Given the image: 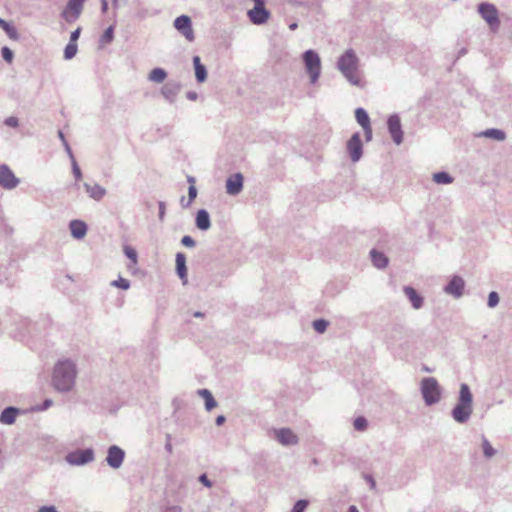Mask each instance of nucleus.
<instances>
[{"label": "nucleus", "instance_id": "de8ad7c7", "mask_svg": "<svg viewBox=\"0 0 512 512\" xmlns=\"http://www.w3.org/2000/svg\"><path fill=\"white\" fill-rule=\"evenodd\" d=\"M158 206H159L158 217H159L160 221H163L164 218H165V213H166V205H165V203L163 201H160L158 203Z\"/></svg>", "mask_w": 512, "mask_h": 512}, {"label": "nucleus", "instance_id": "4c0bfd02", "mask_svg": "<svg viewBox=\"0 0 512 512\" xmlns=\"http://www.w3.org/2000/svg\"><path fill=\"white\" fill-rule=\"evenodd\" d=\"M114 38V28L109 26L101 36V43H110Z\"/></svg>", "mask_w": 512, "mask_h": 512}, {"label": "nucleus", "instance_id": "aec40b11", "mask_svg": "<svg viewBox=\"0 0 512 512\" xmlns=\"http://www.w3.org/2000/svg\"><path fill=\"white\" fill-rule=\"evenodd\" d=\"M403 292L414 309L418 310L423 306V297L413 287L404 286Z\"/></svg>", "mask_w": 512, "mask_h": 512}, {"label": "nucleus", "instance_id": "393cba45", "mask_svg": "<svg viewBox=\"0 0 512 512\" xmlns=\"http://www.w3.org/2000/svg\"><path fill=\"white\" fill-rule=\"evenodd\" d=\"M19 410L15 407H6L0 414V422L3 424H13Z\"/></svg>", "mask_w": 512, "mask_h": 512}, {"label": "nucleus", "instance_id": "9b49d317", "mask_svg": "<svg viewBox=\"0 0 512 512\" xmlns=\"http://www.w3.org/2000/svg\"><path fill=\"white\" fill-rule=\"evenodd\" d=\"M174 27L190 42L194 40L192 22L189 16L181 15L174 21Z\"/></svg>", "mask_w": 512, "mask_h": 512}, {"label": "nucleus", "instance_id": "ddd939ff", "mask_svg": "<svg viewBox=\"0 0 512 512\" xmlns=\"http://www.w3.org/2000/svg\"><path fill=\"white\" fill-rule=\"evenodd\" d=\"M124 458L125 452L119 446L112 445L108 448L106 462L111 468H120L123 464Z\"/></svg>", "mask_w": 512, "mask_h": 512}, {"label": "nucleus", "instance_id": "338daca9", "mask_svg": "<svg viewBox=\"0 0 512 512\" xmlns=\"http://www.w3.org/2000/svg\"><path fill=\"white\" fill-rule=\"evenodd\" d=\"M467 53V50L465 48H462L460 51H459V56H462V55H465Z\"/></svg>", "mask_w": 512, "mask_h": 512}, {"label": "nucleus", "instance_id": "473e14b6", "mask_svg": "<svg viewBox=\"0 0 512 512\" xmlns=\"http://www.w3.org/2000/svg\"><path fill=\"white\" fill-rule=\"evenodd\" d=\"M312 326L316 332L322 334L327 330V328L329 326V322L322 318L316 319L313 321Z\"/></svg>", "mask_w": 512, "mask_h": 512}, {"label": "nucleus", "instance_id": "58836bf2", "mask_svg": "<svg viewBox=\"0 0 512 512\" xmlns=\"http://www.w3.org/2000/svg\"><path fill=\"white\" fill-rule=\"evenodd\" d=\"M500 297L496 291H492L488 295L487 305L489 308H494L499 304Z\"/></svg>", "mask_w": 512, "mask_h": 512}, {"label": "nucleus", "instance_id": "c9c22d12", "mask_svg": "<svg viewBox=\"0 0 512 512\" xmlns=\"http://www.w3.org/2000/svg\"><path fill=\"white\" fill-rule=\"evenodd\" d=\"M354 428L357 431H365L368 427V421L365 417L359 416L354 420Z\"/></svg>", "mask_w": 512, "mask_h": 512}, {"label": "nucleus", "instance_id": "a878e982", "mask_svg": "<svg viewBox=\"0 0 512 512\" xmlns=\"http://www.w3.org/2000/svg\"><path fill=\"white\" fill-rule=\"evenodd\" d=\"M372 263L375 267L382 269L388 265V258L382 252H379L375 249L370 251Z\"/></svg>", "mask_w": 512, "mask_h": 512}, {"label": "nucleus", "instance_id": "423d86ee", "mask_svg": "<svg viewBox=\"0 0 512 512\" xmlns=\"http://www.w3.org/2000/svg\"><path fill=\"white\" fill-rule=\"evenodd\" d=\"M478 13L483 20L487 22L492 31L498 30L500 26V19L498 10L494 4L483 2L478 5Z\"/></svg>", "mask_w": 512, "mask_h": 512}, {"label": "nucleus", "instance_id": "3c124183", "mask_svg": "<svg viewBox=\"0 0 512 512\" xmlns=\"http://www.w3.org/2000/svg\"><path fill=\"white\" fill-rule=\"evenodd\" d=\"M165 449L168 453H172V443H171V435L166 434V443H165Z\"/></svg>", "mask_w": 512, "mask_h": 512}, {"label": "nucleus", "instance_id": "2f4dec72", "mask_svg": "<svg viewBox=\"0 0 512 512\" xmlns=\"http://www.w3.org/2000/svg\"><path fill=\"white\" fill-rule=\"evenodd\" d=\"M433 180L437 184H451L454 179L449 173L441 171L433 174Z\"/></svg>", "mask_w": 512, "mask_h": 512}, {"label": "nucleus", "instance_id": "603ef678", "mask_svg": "<svg viewBox=\"0 0 512 512\" xmlns=\"http://www.w3.org/2000/svg\"><path fill=\"white\" fill-rule=\"evenodd\" d=\"M64 148H65V151L67 152L69 158L71 159V162L73 163V159H75L74 155H73V152L71 150V147L69 146L68 142L67 141H64Z\"/></svg>", "mask_w": 512, "mask_h": 512}, {"label": "nucleus", "instance_id": "774afa93", "mask_svg": "<svg viewBox=\"0 0 512 512\" xmlns=\"http://www.w3.org/2000/svg\"><path fill=\"white\" fill-rule=\"evenodd\" d=\"M188 182L190 183V185H191V184H193V185H194L195 180H194V178H193V177L189 176V177H188Z\"/></svg>", "mask_w": 512, "mask_h": 512}, {"label": "nucleus", "instance_id": "c756f323", "mask_svg": "<svg viewBox=\"0 0 512 512\" xmlns=\"http://www.w3.org/2000/svg\"><path fill=\"white\" fill-rule=\"evenodd\" d=\"M355 118H356V121L358 122V124L362 128H366V127H369L371 125L368 113L363 108H357L355 110Z\"/></svg>", "mask_w": 512, "mask_h": 512}, {"label": "nucleus", "instance_id": "09e8293b", "mask_svg": "<svg viewBox=\"0 0 512 512\" xmlns=\"http://www.w3.org/2000/svg\"><path fill=\"white\" fill-rule=\"evenodd\" d=\"M80 34H81V27H78L76 30H74L71 35H70V40L69 42L70 43H76L77 40L79 39L80 37Z\"/></svg>", "mask_w": 512, "mask_h": 512}, {"label": "nucleus", "instance_id": "f8f14e48", "mask_svg": "<svg viewBox=\"0 0 512 512\" xmlns=\"http://www.w3.org/2000/svg\"><path fill=\"white\" fill-rule=\"evenodd\" d=\"M388 131L395 144L400 145L403 142V131L401 127L400 117L397 114H393L388 118L387 121Z\"/></svg>", "mask_w": 512, "mask_h": 512}, {"label": "nucleus", "instance_id": "0eeeda50", "mask_svg": "<svg viewBox=\"0 0 512 512\" xmlns=\"http://www.w3.org/2000/svg\"><path fill=\"white\" fill-rule=\"evenodd\" d=\"M65 460L72 466H83L94 460V451L91 448L78 449L68 453Z\"/></svg>", "mask_w": 512, "mask_h": 512}, {"label": "nucleus", "instance_id": "680f3d73", "mask_svg": "<svg viewBox=\"0 0 512 512\" xmlns=\"http://www.w3.org/2000/svg\"><path fill=\"white\" fill-rule=\"evenodd\" d=\"M51 405H52V400H50V399H46V400L44 401V403H43V406H44L43 408H44V409H47V408H48V407H50Z\"/></svg>", "mask_w": 512, "mask_h": 512}, {"label": "nucleus", "instance_id": "37998d69", "mask_svg": "<svg viewBox=\"0 0 512 512\" xmlns=\"http://www.w3.org/2000/svg\"><path fill=\"white\" fill-rule=\"evenodd\" d=\"M308 504H309V502L307 500H304V499L298 500L294 504L291 512H304L306 510Z\"/></svg>", "mask_w": 512, "mask_h": 512}, {"label": "nucleus", "instance_id": "c85d7f7f", "mask_svg": "<svg viewBox=\"0 0 512 512\" xmlns=\"http://www.w3.org/2000/svg\"><path fill=\"white\" fill-rule=\"evenodd\" d=\"M198 394L204 399L205 408L208 411H211L213 408L217 406L216 400L214 399L212 393L208 389H200L198 390Z\"/></svg>", "mask_w": 512, "mask_h": 512}, {"label": "nucleus", "instance_id": "bb28decb", "mask_svg": "<svg viewBox=\"0 0 512 512\" xmlns=\"http://www.w3.org/2000/svg\"><path fill=\"white\" fill-rule=\"evenodd\" d=\"M0 27L5 31V33L11 40L17 41L19 39L20 36L16 27L13 24L9 23L8 21L2 19L1 17Z\"/></svg>", "mask_w": 512, "mask_h": 512}, {"label": "nucleus", "instance_id": "c03bdc74", "mask_svg": "<svg viewBox=\"0 0 512 512\" xmlns=\"http://www.w3.org/2000/svg\"><path fill=\"white\" fill-rule=\"evenodd\" d=\"M181 244L184 245L185 247L193 248L195 247L196 242L191 236L185 235L181 239Z\"/></svg>", "mask_w": 512, "mask_h": 512}, {"label": "nucleus", "instance_id": "f03ea898", "mask_svg": "<svg viewBox=\"0 0 512 512\" xmlns=\"http://www.w3.org/2000/svg\"><path fill=\"white\" fill-rule=\"evenodd\" d=\"M473 396L469 386L466 383L460 385L459 398L455 407L451 411L452 418L460 424L466 423L473 412Z\"/></svg>", "mask_w": 512, "mask_h": 512}, {"label": "nucleus", "instance_id": "864d4df0", "mask_svg": "<svg viewBox=\"0 0 512 512\" xmlns=\"http://www.w3.org/2000/svg\"><path fill=\"white\" fill-rule=\"evenodd\" d=\"M38 512H58V511L55 506L51 505V506L40 507Z\"/></svg>", "mask_w": 512, "mask_h": 512}, {"label": "nucleus", "instance_id": "f257e3e1", "mask_svg": "<svg viewBox=\"0 0 512 512\" xmlns=\"http://www.w3.org/2000/svg\"><path fill=\"white\" fill-rule=\"evenodd\" d=\"M76 375L77 369L73 361L60 360L54 366L52 384L57 391L68 392L75 384Z\"/></svg>", "mask_w": 512, "mask_h": 512}, {"label": "nucleus", "instance_id": "5701e85b", "mask_svg": "<svg viewBox=\"0 0 512 512\" xmlns=\"http://www.w3.org/2000/svg\"><path fill=\"white\" fill-rule=\"evenodd\" d=\"M196 227L199 230L207 231L211 227L209 213L205 209L198 210L195 219Z\"/></svg>", "mask_w": 512, "mask_h": 512}, {"label": "nucleus", "instance_id": "f3484780", "mask_svg": "<svg viewBox=\"0 0 512 512\" xmlns=\"http://www.w3.org/2000/svg\"><path fill=\"white\" fill-rule=\"evenodd\" d=\"M180 90L181 84L179 82L169 81L161 88V94L169 103H174Z\"/></svg>", "mask_w": 512, "mask_h": 512}, {"label": "nucleus", "instance_id": "7ed1b4c3", "mask_svg": "<svg viewBox=\"0 0 512 512\" xmlns=\"http://www.w3.org/2000/svg\"><path fill=\"white\" fill-rule=\"evenodd\" d=\"M359 60L352 49H348L337 61V68L349 83L354 86H361V79L358 75Z\"/></svg>", "mask_w": 512, "mask_h": 512}, {"label": "nucleus", "instance_id": "4468645a", "mask_svg": "<svg viewBox=\"0 0 512 512\" xmlns=\"http://www.w3.org/2000/svg\"><path fill=\"white\" fill-rule=\"evenodd\" d=\"M19 182V179L7 165L3 164L0 166V186L11 190L17 187Z\"/></svg>", "mask_w": 512, "mask_h": 512}, {"label": "nucleus", "instance_id": "052dcab7", "mask_svg": "<svg viewBox=\"0 0 512 512\" xmlns=\"http://www.w3.org/2000/svg\"><path fill=\"white\" fill-rule=\"evenodd\" d=\"M58 137L61 140L62 144L64 145V141H67V140L65 139L64 133L61 130L58 131Z\"/></svg>", "mask_w": 512, "mask_h": 512}, {"label": "nucleus", "instance_id": "b1692460", "mask_svg": "<svg viewBox=\"0 0 512 512\" xmlns=\"http://www.w3.org/2000/svg\"><path fill=\"white\" fill-rule=\"evenodd\" d=\"M193 65H194V69H195V77H196L197 82H199V83L205 82L207 79V69H206L205 65H203L201 63L199 56L196 55L193 57Z\"/></svg>", "mask_w": 512, "mask_h": 512}, {"label": "nucleus", "instance_id": "a18cd8bd", "mask_svg": "<svg viewBox=\"0 0 512 512\" xmlns=\"http://www.w3.org/2000/svg\"><path fill=\"white\" fill-rule=\"evenodd\" d=\"M4 124L11 128H17L19 126V120L17 117L10 116L4 120Z\"/></svg>", "mask_w": 512, "mask_h": 512}, {"label": "nucleus", "instance_id": "13d9d810", "mask_svg": "<svg viewBox=\"0 0 512 512\" xmlns=\"http://www.w3.org/2000/svg\"><path fill=\"white\" fill-rule=\"evenodd\" d=\"M226 421V418L224 415H219L216 420H215V423L217 426H220L222 424H224V422Z\"/></svg>", "mask_w": 512, "mask_h": 512}, {"label": "nucleus", "instance_id": "f704fd0d", "mask_svg": "<svg viewBox=\"0 0 512 512\" xmlns=\"http://www.w3.org/2000/svg\"><path fill=\"white\" fill-rule=\"evenodd\" d=\"M482 448L483 453L487 458H491L496 454V450L491 446V444L485 437H483Z\"/></svg>", "mask_w": 512, "mask_h": 512}, {"label": "nucleus", "instance_id": "5fc2aeb1", "mask_svg": "<svg viewBox=\"0 0 512 512\" xmlns=\"http://www.w3.org/2000/svg\"><path fill=\"white\" fill-rule=\"evenodd\" d=\"M366 141H370L372 139V128L371 125L369 127L363 128Z\"/></svg>", "mask_w": 512, "mask_h": 512}, {"label": "nucleus", "instance_id": "9d476101", "mask_svg": "<svg viewBox=\"0 0 512 512\" xmlns=\"http://www.w3.org/2000/svg\"><path fill=\"white\" fill-rule=\"evenodd\" d=\"M464 288V279L458 275H454L443 290L446 294L453 296L455 299H459L464 294Z\"/></svg>", "mask_w": 512, "mask_h": 512}, {"label": "nucleus", "instance_id": "49530a36", "mask_svg": "<svg viewBox=\"0 0 512 512\" xmlns=\"http://www.w3.org/2000/svg\"><path fill=\"white\" fill-rule=\"evenodd\" d=\"M72 173L75 177L76 180H80L82 178V172H81V169L79 168L77 162H76V159H73V163H72Z\"/></svg>", "mask_w": 512, "mask_h": 512}, {"label": "nucleus", "instance_id": "6e6d98bb", "mask_svg": "<svg viewBox=\"0 0 512 512\" xmlns=\"http://www.w3.org/2000/svg\"><path fill=\"white\" fill-rule=\"evenodd\" d=\"M188 100L195 101L198 98V94L194 91H189L186 94Z\"/></svg>", "mask_w": 512, "mask_h": 512}, {"label": "nucleus", "instance_id": "a19ab883", "mask_svg": "<svg viewBox=\"0 0 512 512\" xmlns=\"http://www.w3.org/2000/svg\"><path fill=\"white\" fill-rule=\"evenodd\" d=\"M197 197V189L195 185L191 184L188 188V200L186 204H183V208H188L192 201Z\"/></svg>", "mask_w": 512, "mask_h": 512}, {"label": "nucleus", "instance_id": "39448f33", "mask_svg": "<svg viewBox=\"0 0 512 512\" xmlns=\"http://www.w3.org/2000/svg\"><path fill=\"white\" fill-rule=\"evenodd\" d=\"M303 61L310 76L311 83H315L321 73V60L314 50H307L303 54Z\"/></svg>", "mask_w": 512, "mask_h": 512}, {"label": "nucleus", "instance_id": "4d7b16f0", "mask_svg": "<svg viewBox=\"0 0 512 512\" xmlns=\"http://www.w3.org/2000/svg\"><path fill=\"white\" fill-rule=\"evenodd\" d=\"M164 512H182V508L180 506H170Z\"/></svg>", "mask_w": 512, "mask_h": 512}, {"label": "nucleus", "instance_id": "dca6fc26", "mask_svg": "<svg viewBox=\"0 0 512 512\" xmlns=\"http://www.w3.org/2000/svg\"><path fill=\"white\" fill-rule=\"evenodd\" d=\"M248 17L253 24L262 25L270 18V12L265 8V4L254 6L253 9L248 11Z\"/></svg>", "mask_w": 512, "mask_h": 512}, {"label": "nucleus", "instance_id": "ea45409f", "mask_svg": "<svg viewBox=\"0 0 512 512\" xmlns=\"http://www.w3.org/2000/svg\"><path fill=\"white\" fill-rule=\"evenodd\" d=\"M123 251H124V254L126 255V257L129 258L133 264H137L138 256H137V252L134 248H132L130 246H125Z\"/></svg>", "mask_w": 512, "mask_h": 512}, {"label": "nucleus", "instance_id": "8fccbe9b", "mask_svg": "<svg viewBox=\"0 0 512 512\" xmlns=\"http://www.w3.org/2000/svg\"><path fill=\"white\" fill-rule=\"evenodd\" d=\"M199 481L205 486L210 488L212 486V482L209 480L206 474H202L199 476Z\"/></svg>", "mask_w": 512, "mask_h": 512}, {"label": "nucleus", "instance_id": "bf43d9fd", "mask_svg": "<svg viewBox=\"0 0 512 512\" xmlns=\"http://www.w3.org/2000/svg\"><path fill=\"white\" fill-rule=\"evenodd\" d=\"M108 9V2L107 0H101V10L103 13H105Z\"/></svg>", "mask_w": 512, "mask_h": 512}, {"label": "nucleus", "instance_id": "a211bd4d", "mask_svg": "<svg viewBox=\"0 0 512 512\" xmlns=\"http://www.w3.org/2000/svg\"><path fill=\"white\" fill-rule=\"evenodd\" d=\"M275 437L282 445H296L298 443L297 435L289 428H281L275 431Z\"/></svg>", "mask_w": 512, "mask_h": 512}, {"label": "nucleus", "instance_id": "69168bd1", "mask_svg": "<svg viewBox=\"0 0 512 512\" xmlns=\"http://www.w3.org/2000/svg\"><path fill=\"white\" fill-rule=\"evenodd\" d=\"M255 2V6L264 5V0H253Z\"/></svg>", "mask_w": 512, "mask_h": 512}, {"label": "nucleus", "instance_id": "e2e57ef3", "mask_svg": "<svg viewBox=\"0 0 512 512\" xmlns=\"http://www.w3.org/2000/svg\"><path fill=\"white\" fill-rule=\"evenodd\" d=\"M347 512H359V510L355 505H351V506H349Z\"/></svg>", "mask_w": 512, "mask_h": 512}, {"label": "nucleus", "instance_id": "4be33fe9", "mask_svg": "<svg viewBox=\"0 0 512 512\" xmlns=\"http://www.w3.org/2000/svg\"><path fill=\"white\" fill-rule=\"evenodd\" d=\"M176 272L183 284H187L186 256L181 252L176 254Z\"/></svg>", "mask_w": 512, "mask_h": 512}, {"label": "nucleus", "instance_id": "cd10ccee", "mask_svg": "<svg viewBox=\"0 0 512 512\" xmlns=\"http://www.w3.org/2000/svg\"><path fill=\"white\" fill-rule=\"evenodd\" d=\"M480 137L491 138L497 141H503L506 138V134L503 130L490 128L479 134Z\"/></svg>", "mask_w": 512, "mask_h": 512}, {"label": "nucleus", "instance_id": "2eb2a0df", "mask_svg": "<svg viewBox=\"0 0 512 512\" xmlns=\"http://www.w3.org/2000/svg\"><path fill=\"white\" fill-rule=\"evenodd\" d=\"M244 177L241 173H234L226 179V192L236 196L243 190Z\"/></svg>", "mask_w": 512, "mask_h": 512}, {"label": "nucleus", "instance_id": "6e6552de", "mask_svg": "<svg viewBox=\"0 0 512 512\" xmlns=\"http://www.w3.org/2000/svg\"><path fill=\"white\" fill-rule=\"evenodd\" d=\"M84 2L85 0H69L61 12V17L69 24L74 23L82 13Z\"/></svg>", "mask_w": 512, "mask_h": 512}, {"label": "nucleus", "instance_id": "1a4fd4ad", "mask_svg": "<svg viewBox=\"0 0 512 512\" xmlns=\"http://www.w3.org/2000/svg\"><path fill=\"white\" fill-rule=\"evenodd\" d=\"M347 151L352 162H358L363 154V145L359 132L354 133L347 142Z\"/></svg>", "mask_w": 512, "mask_h": 512}, {"label": "nucleus", "instance_id": "72a5a7b5", "mask_svg": "<svg viewBox=\"0 0 512 512\" xmlns=\"http://www.w3.org/2000/svg\"><path fill=\"white\" fill-rule=\"evenodd\" d=\"M78 51L77 43H68L64 49V59H72Z\"/></svg>", "mask_w": 512, "mask_h": 512}, {"label": "nucleus", "instance_id": "20e7f679", "mask_svg": "<svg viewBox=\"0 0 512 512\" xmlns=\"http://www.w3.org/2000/svg\"><path fill=\"white\" fill-rule=\"evenodd\" d=\"M421 393L427 406H432L441 399L440 386L438 381L433 377H427L421 381Z\"/></svg>", "mask_w": 512, "mask_h": 512}, {"label": "nucleus", "instance_id": "7c9ffc66", "mask_svg": "<svg viewBox=\"0 0 512 512\" xmlns=\"http://www.w3.org/2000/svg\"><path fill=\"white\" fill-rule=\"evenodd\" d=\"M167 77V73L162 68H154L149 74V80L155 83H162Z\"/></svg>", "mask_w": 512, "mask_h": 512}, {"label": "nucleus", "instance_id": "0e129e2a", "mask_svg": "<svg viewBox=\"0 0 512 512\" xmlns=\"http://www.w3.org/2000/svg\"><path fill=\"white\" fill-rule=\"evenodd\" d=\"M297 27H298V24H297L296 22H293V23H291V24L289 25V29H290V30H292V31H293V30H296V29H297Z\"/></svg>", "mask_w": 512, "mask_h": 512}, {"label": "nucleus", "instance_id": "412c9836", "mask_svg": "<svg viewBox=\"0 0 512 512\" xmlns=\"http://www.w3.org/2000/svg\"><path fill=\"white\" fill-rule=\"evenodd\" d=\"M71 235L75 239H82L87 234V225L82 220H72L69 223Z\"/></svg>", "mask_w": 512, "mask_h": 512}, {"label": "nucleus", "instance_id": "e433bc0d", "mask_svg": "<svg viewBox=\"0 0 512 512\" xmlns=\"http://www.w3.org/2000/svg\"><path fill=\"white\" fill-rule=\"evenodd\" d=\"M111 286L128 290L130 288V282L125 278L119 277L117 280L111 282Z\"/></svg>", "mask_w": 512, "mask_h": 512}, {"label": "nucleus", "instance_id": "79ce46f5", "mask_svg": "<svg viewBox=\"0 0 512 512\" xmlns=\"http://www.w3.org/2000/svg\"><path fill=\"white\" fill-rule=\"evenodd\" d=\"M1 54H2L3 59L7 63L11 64L13 62L14 53L9 47H7V46L2 47Z\"/></svg>", "mask_w": 512, "mask_h": 512}, {"label": "nucleus", "instance_id": "6ab92c4d", "mask_svg": "<svg viewBox=\"0 0 512 512\" xmlns=\"http://www.w3.org/2000/svg\"><path fill=\"white\" fill-rule=\"evenodd\" d=\"M83 187L88 196L95 201H101L107 193L106 189L97 183L84 182Z\"/></svg>", "mask_w": 512, "mask_h": 512}]
</instances>
